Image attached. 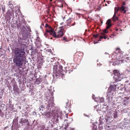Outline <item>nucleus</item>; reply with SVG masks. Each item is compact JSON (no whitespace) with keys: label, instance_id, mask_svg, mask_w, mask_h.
<instances>
[{"label":"nucleus","instance_id":"1","mask_svg":"<svg viewBox=\"0 0 130 130\" xmlns=\"http://www.w3.org/2000/svg\"><path fill=\"white\" fill-rule=\"evenodd\" d=\"M25 53L24 48H17L14 52L13 62L18 68H21L23 64V61L26 59L25 57Z\"/></svg>","mask_w":130,"mask_h":130},{"label":"nucleus","instance_id":"2","mask_svg":"<svg viewBox=\"0 0 130 130\" xmlns=\"http://www.w3.org/2000/svg\"><path fill=\"white\" fill-rule=\"evenodd\" d=\"M121 50L119 48H118L115 52L113 53V55H116V57H115L114 58H113L112 61L110 62H113L112 64L115 65L116 64L121 63L122 62V60L121 59L123 57L122 54L121 52Z\"/></svg>","mask_w":130,"mask_h":130},{"label":"nucleus","instance_id":"3","mask_svg":"<svg viewBox=\"0 0 130 130\" xmlns=\"http://www.w3.org/2000/svg\"><path fill=\"white\" fill-rule=\"evenodd\" d=\"M62 68L61 66H59L58 67L57 65L54 66L53 67L54 73L57 78L61 77L63 79L64 74Z\"/></svg>","mask_w":130,"mask_h":130},{"label":"nucleus","instance_id":"4","mask_svg":"<svg viewBox=\"0 0 130 130\" xmlns=\"http://www.w3.org/2000/svg\"><path fill=\"white\" fill-rule=\"evenodd\" d=\"M63 28L62 26L60 27L59 30L58 31V32L56 33L54 31L53 29H50V30H47V32H50V35H53V36L55 38H59L62 37L63 35L64 30L63 29Z\"/></svg>","mask_w":130,"mask_h":130},{"label":"nucleus","instance_id":"5","mask_svg":"<svg viewBox=\"0 0 130 130\" xmlns=\"http://www.w3.org/2000/svg\"><path fill=\"white\" fill-rule=\"evenodd\" d=\"M113 72L114 75L113 78L116 82L120 81L122 79V75L120 74L119 71L115 70Z\"/></svg>","mask_w":130,"mask_h":130},{"label":"nucleus","instance_id":"6","mask_svg":"<svg viewBox=\"0 0 130 130\" xmlns=\"http://www.w3.org/2000/svg\"><path fill=\"white\" fill-rule=\"evenodd\" d=\"M46 101L48 103L46 107L47 109L50 111H53V108L54 107L53 97H50L49 100H46Z\"/></svg>","mask_w":130,"mask_h":130},{"label":"nucleus","instance_id":"7","mask_svg":"<svg viewBox=\"0 0 130 130\" xmlns=\"http://www.w3.org/2000/svg\"><path fill=\"white\" fill-rule=\"evenodd\" d=\"M118 86V84L111 85L108 88V92H109V93H112L113 94V92L116 91V88Z\"/></svg>","mask_w":130,"mask_h":130},{"label":"nucleus","instance_id":"8","mask_svg":"<svg viewBox=\"0 0 130 130\" xmlns=\"http://www.w3.org/2000/svg\"><path fill=\"white\" fill-rule=\"evenodd\" d=\"M94 95L93 94L92 96V98L93 99H94L95 101L97 102L100 103V102L101 103H103V102L104 101V99L103 98H95V99H94Z\"/></svg>","mask_w":130,"mask_h":130},{"label":"nucleus","instance_id":"9","mask_svg":"<svg viewBox=\"0 0 130 130\" xmlns=\"http://www.w3.org/2000/svg\"><path fill=\"white\" fill-rule=\"evenodd\" d=\"M112 94V93H108L107 95V99L108 100L109 104L113 102Z\"/></svg>","mask_w":130,"mask_h":130},{"label":"nucleus","instance_id":"10","mask_svg":"<svg viewBox=\"0 0 130 130\" xmlns=\"http://www.w3.org/2000/svg\"><path fill=\"white\" fill-rule=\"evenodd\" d=\"M126 3L125 2H123L122 4V6L120 8V10L121 11L123 12L124 13H125L126 12V10H125V9L126 8V7L125 6V5Z\"/></svg>","mask_w":130,"mask_h":130},{"label":"nucleus","instance_id":"11","mask_svg":"<svg viewBox=\"0 0 130 130\" xmlns=\"http://www.w3.org/2000/svg\"><path fill=\"white\" fill-rule=\"evenodd\" d=\"M21 124H23V123H26L27 125L29 126V122L28 121V120L24 118H22L19 122Z\"/></svg>","mask_w":130,"mask_h":130},{"label":"nucleus","instance_id":"12","mask_svg":"<svg viewBox=\"0 0 130 130\" xmlns=\"http://www.w3.org/2000/svg\"><path fill=\"white\" fill-rule=\"evenodd\" d=\"M129 98L127 97H125L122 100V101L123 102L124 105L127 104Z\"/></svg>","mask_w":130,"mask_h":130},{"label":"nucleus","instance_id":"13","mask_svg":"<svg viewBox=\"0 0 130 130\" xmlns=\"http://www.w3.org/2000/svg\"><path fill=\"white\" fill-rule=\"evenodd\" d=\"M111 20L108 19L107 21L106 24L107 25V28L108 29L111 26V25L110 23Z\"/></svg>","mask_w":130,"mask_h":130},{"label":"nucleus","instance_id":"14","mask_svg":"<svg viewBox=\"0 0 130 130\" xmlns=\"http://www.w3.org/2000/svg\"><path fill=\"white\" fill-rule=\"evenodd\" d=\"M57 117H60V118H62L63 115L61 111H59L58 113H57Z\"/></svg>","mask_w":130,"mask_h":130},{"label":"nucleus","instance_id":"15","mask_svg":"<svg viewBox=\"0 0 130 130\" xmlns=\"http://www.w3.org/2000/svg\"><path fill=\"white\" fill-rule=\"evenodd\" d=\"M42 81V79L41 78L36 79L35 81V83L37 84H39Z\"/></svg>","mask_w":130,"mask_h":130},{"label":"nucleus","instance_id":"16","mask_svg":"<svg viewBox=\"0 0 130 130\" xmlns=\"http://www.w3.org/2000/svg\"><path fill=\"white\" fill-rule=\"evenodd\" d=\"M120 10V8L119 7H115V8L114 14H116V13H117L118 11Z\"/></svg>","mask_w":130,"mask_h":130},{"label":"nucleus","instance_id":"17","mask_svg":"<svg viewBox=\"0 0 130 130\" xmlns=\"http://www.w3.org/2000/svg\"><path fill=\"white\" fill-rule=\"evenodd\" d=\"M8 13L9 14V17L10 18H11V16H13V10H12L11 12H8Z\"/></svg>","mask_w":130,"mask_h":130},{"label":"nucleus","instance_id":"18","mask_svg":"<svg viewBox=\"0 0 130 130\" xmlns=\"http://www.w3.org/2000/svg\"><path fill=\"white\" fill-rule=\"evenodd\" d=\"M112 20L114 21H116L118 19V18L116 16V14H114L113 17L112 18Z\"/></svg>","mask_w":130,"mask_h":130},{"label":"nucleus","instance_id":"19","mask_svg":"<svg viewBox=\"0 0 130 130\" xmlns=\"http://www.w3.org/2000/svg\"><path fill=\"white\" fill-rule=\"evenodd\" d=\"M92 126L93 127L92 129V130H97V127L96 126V125L93 124Z\"/></svg>","mask_w":130,"mask_h":130},{"label":"nucleus","instance_id":"20","mask_svg":"<svg viewBox=\"0 0 130 130\" xmlns=\"http://www.w3.org/2000/svg\"><path fill=\"white\" fill-rule=\"evenodd\" d=\"M50 29H52V28H50V29H46V32L44 34V35L45 36V37H47V33H48V34H49L50 35V32H47V31L48 30H50Z\"/></svg>","mask_w":130,"mask_h":130},{"label":"nucleus","instance_id":"21","mask_svg":"<svg viewBox=\"0 0 130 130\" xmlns=\"http://www.w3.org/2000/svg\"><path fill=\"white\" fill-rule=\"evenodd\" d=\"M66 108H67V109H66V110L64 112L65 113H66L68 111H69L70 109V107L69 106H66Z\"/></svg>","mask_w":130,"mask_h":130},{"label":"nucleus","instance_id":"22","mask_svg":"<svg viewBox=\"0 0 130 130\" xmlns=\"http://www.w3.org/2000/svg\"><path fill=\"white\" fill-rule=\"evenodd\" d=\"M53 127V124H52L51 123H48V125L47 126V128H51Z\"/></svg>","mask_w":130,"mask_h":130},{"label":"nucleus","instance_id":"23","mask_svg":"<svg viewBox=\"0 0 130 130\" xmlns=\"http://www.w3.org/2000/svg\"><path fill=\"white\" fill-rule=\"evenodd\" d=\"M103 33L101 34L102 35L104 36L105 35V33H106L108 32V30L107 29H105L103 31Z\"/></svg>","mask_w":130,"mask_h":130},{"label":"nucleus","instance_id":"24","mask_svg":"<svg viewBox=\"0 0 130 130\" xmlns=\"http://www.w3.org/2000/svg\"><path fill=\"white\" fill-rule=\"evenodd\" d=\"M118 115L117 113L116 112H115L113 113V116L114 118H116L117 117Z\"/></svg>","mask_w":130,"mask_h":130},{"label":"nucleus","instance_id":"25","mask_svg":"<svg viewBox=\"0 0 130 130\" xmlns=\"http://www.w3.org/2000/svg\"><path fill=\"white\" fill-rule=\"evenodd\" d=\"M10 3V1H9L8 3V5H9V6H9L11 9H12L13 8V5L11 4Z\"/></svg>","mask_w":130,"mask_h":130},{"label":"nucleus","instance_id":"26","mask_svg":"<svg viewBox=\"0 0 130 130\" xmlns=\"http://www.w3.org/2000/svg\"><path fill=\"white\" fill-rule=\"evenodd\" d=\"M67 26H69V24H70V23L71 22V19H69L68 20H67Z\"/></svg>","mask_w":130,"mask_h":130},{"label":"nucleus","instance_id":"27","mask_svg":"<svg viewBox=\"0 0 130 130\" xmlns=\"http://www.w3.org/2000/svg\"><path fill=\"white\" fill-rule=\"evenodd\" d=\"M45 27L46 28H47L48 29H50V28H51V27H50L47 24H46L45 25Z\"/></svg>","mask_w":130,"mask_h":130},{"label":"nucleus","instance_id":"28","mask_svg":"<svg viewBox=\"0 0 130 130\" xmlns=\"http://www.w3.org/2000/svg\"><path fill=\"white\" fill-rule=\"evenodd\" d=\"M36 41L39 42H40V38L39 37H37L36 39Z\"/></svg>","mask_w":130,"mask_h":130},{"label":"nucleus","instance_id":"29","mask_svg":"<svg viewBox=\"0 0 130 130\" xmlns=\"http://www.w3.org/2000/svg\"><path fill=\"white\" fill-rule=\"evenodd\" d=\"M64 129L65 130H74L73 128H68L67 129L66 128H64Z\"/></svg>","mask_w":130,"mask_h":130},{"label":"nucleus","instance_id":"30","mask_svg":"<svg viewBox=\"0 0 130 130\" xmlns=\"http://www.w3.org/2000/svg\"><path fill=\"white\" fill-rule=\"evenodd\" d=\"M104 38V36H100V39L98 40V41H101V39L103 38Z\"/></svg>","mask_w":130,"mask_h":130},{"label":"nucleus","instance_id":"31","mask_svg":"<svg viewBox=\"0 0 130 130\" xmlns=\"http://www.w3.org/2000/svg\"><path fill=\"white\" fill-rule=\"evenodd\" d=\"M45 128V126L44 125H42L41 126V130H44Z\"/></svg>","mask_w":130,"mask_h":130},{"label":"nucleus","instance_id":"32","mask_svg":"<svg viewBox=\"0 0 130 130\" xmlns=\"http://www.w3.org/2000/svg\"><path fill=\"white\" fill-rule=\"evenodd\" d=\"M43 106L42 105H41L40 107L39 108V111H40L41 110V109L43 108Z\"/></svg>","mask_w":130,"mask_h":130},{"label":"nucleus","instance_id":"33","mask_svg":"<svg viewBox=\"0 0 130 130\" xmlns=\"http://www.w3.org/2000/svg\"><path fill=\"white\" fill-rule=\"evenodd\" d=\"M63 40H64L66 41H68V40H67V38L66 37H64L63 38Z\"/></svg>","mask_w":130,"mask_h":130},{"label":"nucleus","instance_id":"34","mask_svg":"<svg viewBox=\"0 0 130 130\" xmlns=\"http://www.w3.org/2000/svg\"><path fill=\"white\" fill-rule=\"evenodd\" d=\"M94 37L97 38L99 36V35H94Z\"/></svg>","mask_w":130,"mask_h":130},{"label":"nucleus","instance_id":"35","mask_svg":"<svg viewBox=\"0 0 130 130\" xmlns=\"http://www.w3.org/2000/svg\"><path fill=\"white\" fill-rule=\"evenodd\" d=\"M103 36H104V37L103 38L104 39H106L107 38V37L106 36H105V35L104 36L103 35Z\"/></svg>","mask_w":130,"mask_h":130},{"label":"nucleus","instance_id":"36","mask_svg":"<svg viewBox=\"0 0 130 130\" xmlns=\"http://www.w3.org/2000/svg\"><path fill=\"white\" fill-rule=\"evenodd\" d=\"M98 43V41H94V44H95Z\"/></svg>","mask_w":130,"mask_h":130},{"label":"nucleus","instance_id":"37","mask_svg":"<svg viewBox=\"0 0 130 130\" xmlns=\"http://www.w3.org/2000/svg\"><path fill=\"white\" fill-rule=\"evenodd\" d=\"M121 99V97H119L118 98V100H120Z\"/></svg>","mask_w":130,"mask_h":130},{"label":"nucleus","instance_id":"38","mask_svg":"<svg viewBox=\"0 0 130 130\" xmlns=\"http://www.w3.org/2000/svg\"><path fill=\"white\" fill-rule=\"evenodd\" d=\"M128 62H130V59L129 60V59H128Z\"/></svg>","mask_w":130,"mask_h":130},{"label":"nucleus","instance_id":"39","mask_svg":"<svg viewBox=\"0 0 130 130\" xmlns=\"http://www.w3.org/2000/svg\"><path fill=\"white\" fill-rule=\"evenodd\" d=\"M97 107V105H96L95 106H94V108H95V109H96V107Z\"/></svg>","mask_w":130,"mask_h":130},{"label":"nucleus","instance_id":"40","mask_svg":"<svg viewBox=\"0 0 130 130\" xmlns=\"http://www.w3.org/2000/svg\"><path fill=\"white\" fill-rule=\"evenodd\" d=\"M103 105H104L105 106H107V105L106 104H103Z\"/></svg>","mask_w":130,"mask_h":130},{"label":"nucleus","instance_id":"41","mask_svg":"<svg viewBox=\"0 0 130 130\" xmlns=\"http://www.w3.org/2000/svg\"><path fill=\"white\" fill-rule=\"evenodd\" d=\"M66 114H67V116H66V117H67V118H68V115H67V113Z\"/></svg>","mask_w":130,"mask_h":130},{"label":"nucleus","instance_id":"42","mask_svg":"<svg viewBox=\"0 0 130 130\" xmlns=\"http://www.w3.org/2000/svg\"><path fill=\"white\" fill-rule=\"evenodd\" d=\"M118 28H117V29H116V31H118Z\"/></svg>","mask_w":130,"mask_h":130},{"label":"nucleus","instance_id":"43","mask_svg":"<svg viewBox=\"0 0 130 130\" xmlns=\"http://www.w3.org/2000/svg\"><path fill=\"white\" fill-rule=\"evenodd\" d=\"M105 54H107L108 53H105Z\"/></svg>","mask_w":130,"mask_h":130},{"label":"nucleus","instance_id":"44","mask_svg":"<svg viewBox=\"0 0 130 130\" xmlns=\"http://www.w3.org/2000/svg\"><path fill=\"white\" fill-rule=\"evenodd\" d=\"M61 7H62V5H61Z\"/></svg>","mask_w":130,"mask_h":130},{"label":"nucleus","instance_id":"45","mask_svg":"<svg viewBox=\"0 0 130 130\" xmlns=\"http://www.w3.org/2000/svg\"><path fill=\"white\" fill-rule=\"evenodd\" d=\"M61 7H62V5H61Z\"/></svg>","mask_w":130,"mask_h":130},{"label":"nucleus","instance_id":"46","mask_svg":"<svg viewBox=\"0 0 130 130\" xmlns=\"http://www.w3.org/2000/svg\"><path fill=\"white\" fill-rule=\"evenodd\" d=\"M109 39V38H108V40Z\"/></svg>","mask_w":130,"mask_h":130},{"label":"nucleus","instance_id":"47","mask_svg":"<svg viewBox=\"0 0 130 130\" xmlns=\"http://www.w3.org/2000/svg\"><path fill=\"white\" fill-rule=\"evenodd\" d=\"M66 120H65V121H66Z\"/></svg>","mask_w":130,"mask_h":130},{"label":"nucleus","instance_id":"48","mask_svg":"<svg viewBox=\"0 0 130 130\" xmlns=\"http://www.w3.org/2000/svg\"><path fill=\"white\" fill-rule=\"evenodd\" d=\"M57 63H59L58 62H57Z\"/></svg>","mask_w":130,"mask_h":130},{"label":"nucleus","instance_id":"49","mask_svg":"<svg viewBox=\"0 0 130 130\" xmlns=\"http://www.w3.org/2000/svg\"><path fill=\"white\" fill-rule=\"evenodd\" d=\"M51 1H52V0H50Z\"/></svg>","mask_w":130,"mask_h":130},{"label":"nucleus","instance_id":"50","mask_svg":"<svg viewBox=\"0 0 130 130\" xmlns=\"http://www.w3.org/2000/svg\"><path fill=\"white\" fill-rule=\"evenodd\" d=\"M62 23H61V24H62Z\"/></svg>","mask_w":130,"mask_h":130},{"label":"nucleus","instance_id":"51","mask_svg":"<svg viewBox=\"0 0 130 130\" xmlns=\"http://www.w3.org/2000/svg\"><path fill=\"white\" fill-rule=\"evenodd\" d=\"M72 25L73 26V25Z\"/></svg>","mask_w":130,"mask_h":130},{"label":"nucleus","instance_id":"52","mask_svg":"<svg viewBox=\"0 0 130 130\" xmlns=\"http://www.w3.org/2000/svg\"><path fill=\"white\" fill-rule=\"evenodd\" d=\"M128 85L129 86H130V85Z\"/></svg>","mask_w":130,"mask_h":130},{"label":"nucleus","instance_id":"53","mask_svg":"<svg viewBox=\"0 0 130 130\" xmlns=\"http://www.w3.org/2000/svg\"><path fill=\"white\" fill-rule=\"evenodd\" d=\"M66 104H68V103H67Z\"/></svg>","mask_w":130,"mask_h":130},{"label":"nucleus","instance_id":"54","mask_svg":"<svg viewBox=\"0 0 130 130\" xmlns=\"http://www.w3.org/2000/svg\"><path fill=\"white\" fill-rule=\"evenodd\" d=\"M108 127H109V126H108Z\"/></svg>","mask_w":130,"mask_h":130},{"label":"nucleus","instance_id":"55","mask_svg":"<svg viewBox=\"0 0 130 130\" xmlns=\"http://www.w3.org/2000/svg\"><path fill=\"white\" fill-rule=\"evenodd\" d=\"M99 130H100V129Z\"/></svg>","mask_w":130,"mask_h":130}]
</instances>
